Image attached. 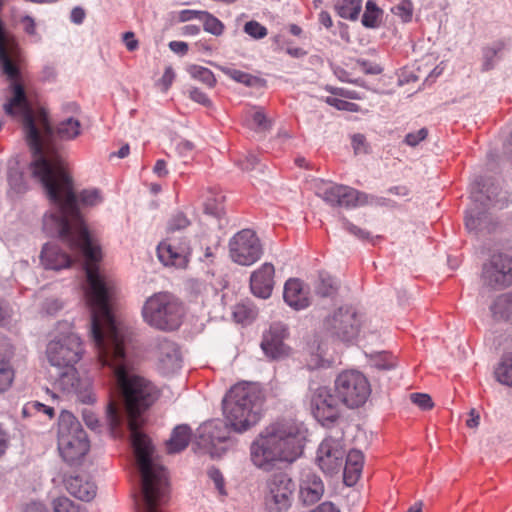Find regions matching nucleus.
I'll return each mask as SVG.
<instances>
[{"label":"nucleus","instance_id":"37","mask_svg":"<svg viewBox=\"0 0 512 512\" xmlns=\"http://www.w3.org/2000/svg\"><path fill=\"white\" fill-rule=\"evenodd\" d=\"M221 71L229 78L234 80L235 82L244 84L247 87H251L257 84L259 78L251 75L247 72L231 68V67H222Z\"/></svg>","mask_w":512,"mask_h":512},{"label":"nucleus","instance_id":"32","mask_svg":"<svg viewBox=\"0 0 512 512\" xmlns=\"http://www.w3.org/2000/svg\"><path fill=\"white\" fill-rule=\"evenodd\" d=\"M494 374L499 383L512 387V354H505L502 357Z\"/></svg>","mask_w":512,"mask_h":512},{"label":"nucleus","instance_id":"62","mask_svg":"<svg viewBox=\"0 0 512 512\" xmlns=\"http://www.w3.org/2000/svg\"><path fill=\"white\" fill-rule=\"evenodd\" d=\"M169 48L174 53H178V54L184 55L188 51V44L186 42H183V41H171L169 43Z\"/></svg>","mask_w":512,"mask_h":512},{"label":"nucleus","instance_id":"27","mask_svg":"<svg viewBox=\"0 0 512 512\" xmlns=\"http://www.w3.org/2000/svg\"><path fill=\"white\" fill-rule=\"evenodd\" d=\"M58 375L54 380V387L66 393H72L80 382L75 366L58 368Z\"/></svg>","mask_w":512,"mask_h":512},{"label":"nucleus","instance_id":"47","mask_svg":"<svg viewBox=\"0 0 512 512\" xmlns=\"http://www.w3.org/2000/svg\"><path fill=\"white\" fill-rule=\"evenodd\" d=\"M325 102L328 105L333 106V107H335L338 110L350 111V112H357V111H359V106L357 104L352 103V102H348L346 100L338 99V98H335V97H327L325 99Z\"/></svg>","mask_w":512,"mask_h":512},{"label":"nucleus","instance_id":"11","mask_svg":"<svg viewBox=\"0 0 512 512\" xmlns=\"http://www.w3.org/2000/svg\"><path fill=\"white\" fill-rule=\"evenodd\" d=\"M481 279L483 284L493 289H502L512 285V256L506 253H494L483 264Z\"/></svg>","mask_w":512,"mask_h":512},{"label":"nucleus","instance_id":"44","mask_svg":"<svg viewBox=\"0 0 512 512\" xmlns=\"http://www.w3.org/2000/svg\"><path fill=\"white\" fill-rule=\"evenodd\" d=\"M392 12L399 16L404 22H408L412 18L413 4L410 0H400V2L392 8Z\"/></svg>","mask_w":512,"mask_h":512},{"label":"nucleus","instance_id":"20","mask_svg":"<svg viewBox=\"0 0 512 512\" xmlns=\"http://www.w3.org/2000/svg\"><path fill=\"white\" fill-rule=\"evenodd\" d=\"M187 252L188 246L185 243L176 247L172 243L162 242L157 247L158 258L165 266H184Z\"/></svg>","mask_w":512,"mask_h":512},{"label":"nucleus","instance_id":"33","mask_svg":"<svg viewBox=\"0 0 512 512\" xmlns=\"http://www.w3.org/2000/svg\"><path fill=\"white\" fill-rule=\"evenodd\" d=\"M383 11L380 9L375 1L368 0L365 5V11L362 16V24L367 28H375L379 25L382 18Z\"/></svg>","mask_w":512,"mask_h":512},{"label":"nucleus","instance_id":"7","mask_svg":"<svg viewBox=\"0 0 512 512\" xmlns=\"http://www.w3.org/2000/svg\"><path fill=\"white\" fill-rule=\"evenodd\" d=\"M82 355L81 339L74 333L53 339L47 344L46 356L48 362L56 368L75 366Z\"/></svg>","mask_w":512,"mask_h":512},{"label":"nucleus","instance_id":"63","mask_svg":"<svg viewBox=\"0 0 512 512\" xmlns=\"http://www.w3.org/2000/svg\"><path fill=\"white\" fill-rule=\"evenodd\" d=\"M62 309V303L58 299H48L45 302V310L48 314H54Z\"/></svg>","mask_w":512,"mask_h":512},{"label":"nucleus","instance_id":"34","mask_svg":"<svg viewBox=\"0 0 512 512\" xmlns=\"http://www.w3.org/2000/svg\"><path fill=\"white\" fill-rule=\"evenodd\" d=\"M224 203V195L212 194L204 202V212L216 218H220L225 213Z\"/></svg>","mask_w":512,"mask_h":512},{"label":"nucleus","instance_id":"2","mask_svg":"<svg viewBox=\"0 0 512 512\" xmlns=\"http://www.w3.org/2000/svg\"><path fill=\"white\" fill-rule=\"evenodd\" d=\"M263 403L261 390L252 383L234 385L223 399V411L230 427L244 432L260 420Z\"/></svg>","mask_w":512,"mask_h":512},{"label":"nucleus","instance_id":"64","mask_svg":"<svg viewBox=\"0 0 512 512\" xmlns=\"http://www.w3.org/2000/svg\"><path fill=\"white\" fill-rule=\"evenodd\" d=\"M312 512H340L339 509L331 502H324L320 504Z\"/></svg>","mask_w":512,"mask_h":512},{"label":"nucleus","instance_id":"16","mask_svg":"<svg viewBox=\"0 0 512 512\" xmlns=\"http://www.w3.org/2000/svg\"><path fill=\"white\" fill-rule=\"evenodd\" d=\"M15 349L9 338L0 334V393L7 391L15 378L12 359Z\"/></svg>","mask_w":512,"mask_h":512},{"label":"nucleus","instance_id":"52","mask_svg":"<svg viewBox=\"0 0 512 512\" xmlns=\"http://www.w3.org/2000/svg\"><path fill=\"white\" fill-rule=\"evenodd\" d=\"M208 475L211 480L214 482L216 489L219 491L221 495H226L225 491V482L222 473L220 470L216 468H211L208 471Z\"/></svg>","mask_w":512,"mask_h":512},{"label":"nucleus","instance_id":"42","mask_svg":"<svg viewBox=\"0 0 512 512\" xmlns=\"http://www.w3.org/2000/svg\"><path fill=\"white\" fill-rule=\"evenodd\" d=\"M505 47V43L499 41L483 50V70L488 71L494 67V58Z\"/></svg>","mask_w":512,"mask_h":512},{"label":"nucleus","instance_id":"41","mask_svg":"<svg viewBox=\"0 0 512 512\" xmlns=\"http://www.w3.org/2000/svg\"><path fill=\"white\" fill-rule=\"evenodd\" d=\"M200 20L203 22V28L206 32L219 36L224 31V24L215 16L208 12H200Z\"/></svg>","mask_w":512,"mask_h":512},{"label":"nucleus","instance_id":"45","mask_svg":"<svg viewBox=\"0 0 512 512\" xmlns=\"http://www.w3.org/2000/svg\"><path fill=\"white\" fill-rule=\"evenodd\" d=\"M373 366L379 370H391L396 366V358L386 352L380 353L373 359Z\"/></svg>","mask_w":512,"mask_h":512},{"label":"nucleus","instance_id":"6","mask_svg":"<svg viewBox=\"0 0 512 512\" xmlns=\"http://www.w3.org/2000/svg\"><path fill=\"white\" fill-rule=\"evenodd\" d=\"M471 194L470 204L466 211L465 225L469 231H490V219L488 211L501 210L508 205V199L503 197L496 199L499 194Z\"/></svg>","mask_w":512,"mask_h":512},{"label":"nucleus","instance_id":"21","mask_svg":"<svg viewBox=\"0 0 512 512\" xmlns=\"http://www.w3.org/2000/svg\"><path fill=\"white\" fill-rule=\"evenodd\" d=\"M64 483L67 491L82 501H91L96 495V485L80 475H70Z\"/></svg>","mask_w":512,"mask_h":512},{"label":"nucleus","instance_id":"58","mask_svg":"<svg viewBox=\"0 0 512 512\" xmlns=\"http://www.w3.org/2000/svg\"><path fill=\"white\" fill-rule=\"evenodd\" d=\"M122 40L127 48L128 51L133 52L138 49L139 42L135 38V34L131 31L125 32L122 35Z\"/></svg>","mask_w":512,"mask_h":512},{"label":"nucleus","instance_id":"59","mask_svg":"<svg viewBox=\"0 0 512 512\" xmlns=\"http://www.w3.org/2000/svg\"><path fill=\"white\" fill-rule=\"evenodd\" d=\"M10 443V434L8 430L0 423V457L5 454Z\"/></svg>","mask_w":512,"mask_h":512},{"label":"nucleus","instance_id":"13","mask_svg":"<svg viewBox=\"0 0 512 512\" xmlns=\"http://www.w3.org/2000/svg\"><path fill=\"white\" fill-rule=\"evenodd\" d=\"M267 501L275 505L280 512L290 506V499L295 490V484L285 472H276L269 476L266 481Z\"/></svg>","mask_w":512,"mask_h":512},{"label":"nucleus","instance_id":"49","mask_svg":"<svg viewBox=\"0 0 512 512\" xmlns=\"http://www.w3.org/2000/svg\"><path fill=\"white\" fill-rule=\"evenodd\" d=\"M26 411H35L38 413H43L47 415L49 419H52L55 415V410L53 407L45 405L39 401H31L27 403L24 408V412Z\"/></svg>","mask_w":512,"mask_h":512},{"label":"nucleus","instance_id":"35","mask_svg":"<svg viewBox=\"0 0 512 512\" xmlns=\"http://www.w3.org/2000/svg\"><path fill=\"white\" fill-rule=\"evenodd\" d=\"M337 284L333 277L325 272L319 273V279L315 286V291L322 297H329L337 292Z\"/></svg>","mask_w":512,"mask_h":512},{"label":"nucleus","instance_id":"53","mask_svg":"<svg viewBox=\"0 0 512 512\" xmlns=\"http://www.w3.org/2000/svg\"><path fill=\"white\" fill-rule=\"evenodd\" d=\"M428 135V131L425 128H421L417 132L408 133L405 137V143L409 146H416Z\"/></svg>","mask_w":512,"mask_h":512},{"label":"nucleus","instance_id":"22","mask_svg":"<svg viewBox=\"0 0 512 512\" xmlns=\"http://www.w3.org/2000/svg\"><path fill=\"white\" fill-rule=\"evenodd\" d=\"M40 258L44 267L52 270L67 268L72 262L70 256L56 244H45Z\"/></svg>","mask_w":512,"mask_h":512},{"label":"nucleus","instance_id":"28","mask_svg":"<svg viewBox=\"0 0 512 512\" xmlns=\"http://www.w3.org/2000/svg\"><path fill=\"white\" fill-rule=\"evenodd\" d=\"M490 310L494 319L512 323V291L499 295Z\"/></svg>","mask_w":512,"mask_h":512},{"label":"nucleus","instance_id":"1","mask_svg":"<svg viewBox=\"0 0 512 512\" xmlns=\"http://www.w3.org/2000/svg\"><path fill=\"white\" fill-rule=\"evenodd\" d=\"M305 436L294 421H280L267 426L252 442V463L264 471L272 470L277 463L293 462L303 452Z\"/></svg>","mask_w":512,"mask_h":512},{"label":"nucleus","instance_id":"61","mask_svg":"<svg viewBox=\"0 0 512 512\" xmlns=\"http://www.w3.org/2000/svg\"><path fill=\"white\" fill-rule=\"evenodd\" d=\"M315 188L322 190L323 192L329 193V192H335V190L338 188L334 183L330 181L325 180H315Z\"/></svg>","mask_w":512,"mask_h":512},{"label":"nucleus","instance_id":"19","mask_svg":"<svg viewBox=\"0 0 512 512\" xmlns=\"http://www.w3.org/2000/svg\"><path fill=\"white\" fill-rule=\"evenodd\" d=\"M283 298L295 310L304 309L310 304L307 292L304 291L303 283L297 278H290L286 281Z\"/></svg>","mask_w":512,"mask_h":512},{"label":"nucleus","instance_id":"38","mask_svg":"<svg viewBox=\"0 0 512 512\" xmlns=\"http://www.w3.org/2000/svg\"><path fill=\"white\" fill-rule=\"evenodd\" d=\"M80 134V123L78 120L69 118L61 122L57 127V136L63 140H71Z\"/></svg>","mask_w":512,"mask_h":512},{"label":"nucleus","instance_id":"5","mask_svg":"<svg viewBox=\"0 0 512 512\" xmlns=\"http://www.w3.org/2000/svg\"><path fill=\"white\" fill-rule=\"evenodd\" d=\"M336 397L347 408L354 409L364 405L371 394L368 379L359 371L341 372L334 382Z\"/></svg>","mask_w":512,"mask_h":512},{"label":"nucleus","instance_id":"40","mask_svg":"<svg viewBox=\"0 0 512 512\" xmlns=\"http://www.w3.org/2000/svg\"><path fill=\"white\" fill-rule=\"evenodd\" d=\"M246 117L252 121V125L255 129L264 131L270 128V121L267 119L262 108H249L246 111Z\"/></svg>","mask_w":512,"mask_h":512},{"label":"nucleus","instance_id":"60","mask_svg":"<svg viewBox=\"0 0 512 512\" xmlns=\"http://www.w3.org/2000/svg\"><path fill=\"white\" fill-rule=\"evenodd\" d=\"M84 423L92 430H96L100 427L99 420L96 415L89 411L84 410L82 413Z\"/></svg>","mask_w":512,"mask_h":512},{"label":"nucleus","instance_id":"50","mask_svg":"<svg viewBox=\"0 0 512 512\" xmlns=\"http://www.w3.org/2000/svg\"><path fill=\"white\" fill-rule=\"evenodd\" d=\"M410 399L412 403H414L423 410H429L433 407L432 399L428 394L412 393L410 395Z\"/></svg>","mask_w":512,"mask_h":512},{"label":"nucleus","instance_id":"26","mask_svg":"<svg viewBox=\"0 0 512 512\" xmlns=\"http://www.w3.org/2000/svg\"><path fill=\"white\" fill-rule=\"evenodd\" d=\"M190 439L191 429L188 425L176 426L172 431L170 439L166 442L167 452L175 454L183 451L188 446Z\"/></svg>","mask_w":512,"mask_h":512},{"label":"nucleus","instance_id":"12","mask_svg":"<svg viewBox=\"0 0 512 512\" xmlns=\"http://www.w3.org/2000/svg\"><path fill=\"white\" fill-rule=\"evenodd\" d=\"M339 400L327 387H319L311 398L313 416L323 426L332 424L340 417Z\"/></svg>","mask_w":512,"mask_h":512},{"label":"nucleus","instance_id":"30","mask_svg":"<svg viewBox=\"0 0 512 512\" xmlns=\"http://www.w3.org/2000/svg\"><path fill=\"white\" fill-rule=\"evenodd\" d=\"M257 316L258 309L250 301H242L234 306L233 318L237 323L250 324Z\"/></svg>","mask_w":512,"mask_h":512},{"label":"nucleus","instance_id":"51","mask_svg":"<svg viewBox=\"0 0 512 512\" xmlns=\"http://www.w3.org/2000/svg\"><path fill=\"white\" fill-rule=\"evenodd\" d=\"M189 97L194 102L199 103V104H201V105H203L205 107H211L212 106V101L207 96V94L204 93L203 91H201L197 87H192L189 90Z\"/></svg>","mask_w":512,"mask_h":512},{"label":"nucleus","instance_id":"48","mask_svg":"<svg viewBox=\"0 0 512 512\" xmlns=\"http://www.w3.org/2000/svg\"><path fill=\"white\" fill-rule=\"evenodd\" d=\"M189 224L187 217L182 212H178L169 220L167 229L169 232H175L187 228Z\"/></svg>","mask_w":512,"mask_h":512},{"label":"nucleus","instance_id":"17","mask_svg":"<svg viewBox=\"0 0 512 512\" xmlns=\"http://www.w3.org/2000/svg\"><path fill=\"white\" fill-rule=\"evenodd\" d=\"M324 494V484L320 476L312 471H305L300 481V499L306 505L318 502Z\"/></svg>","mask_w":512,"mask_h":512},{"label":"nucleus","instance_id":"3","mask_svg":"<svg viewBox=\"0 0 512 512\" xmlns=\"http://www.w3.org/2000/svg\"><path fill=\"white\" fill-rule=\"evenodd\" d=\"M141 313L150 327L170 332L180 327L185 309L181 300L172 293L157 292L146 299Z\"/></svg>","mask_w":512,"mask_h":512},{"label":"nucleus","instance_id":"29","mask_svg":"<svg viewBox=\"0 0 512 512\" xmlns=\"http://www.w3.org/2000/svg\"><path fill=\"white\" fill-rule=\"evenodd\" d=\"M106 420L114 437L122 435L124 413L119 404L113 399L107 405Z\"/></svg>","mask_w":512,"mask_h":512},{"label":"nucleus","instance_id":"8","mask_svg":"<svg viewBox=\"0 0 512 512\" xmlns=\"http://www.w3.org/2000/svg\"><path fill=\"white\" fill-rule=\"evenodd\" d=\"M229 254L239 265L250 266L257 262L263 254V247L256 232L248 228L237 232L229 241Z\"/></svg>","mask_w":512,"mask_h":512},{"label":"nucleus","instance_id":"46","mask_svg":"<svg viewBox=\"0 0 512 512\" xmlns=\"http://www.w3.org/2000/svg\"><path fill=\"white\" fill-rule=\"evenodd\" d=\"M244 32L255 39H262L268 34L267 28L254 20L245 23Z\"/></svg>","mask_w":512,"mask_h":512},{"label":"nucleus","instance_id":"24","mask_svg":"<svg viewBox=\"0 0 512 512\" xmlns=\"http://www.w3.org/2000/svg\"><path fill=\"white\" fill-rule=\"evenodd\" d=\"M159 360L164 368L174 371L180 368L181 355L177 344L168 339H162L158 343Z\"/></svg>","mask_w":512,"mask_h":512},{"label":"nucleus","instance_id":"18","mask_svg":"<svg viewBox=\"0 0 512 512\" xmlns=\"http://www.w3.org/2000/svg\"><path fill=\"white\" fill-rule=\"evenodd\" d=\"M199 438L204 445L215 446L229 438L228 423L220 419H213L203 423L198 429Z\"/></svg>","mask_w":512,"mask_h":512},{"label":"nucleus","instance_id":"10","mask_svg":"<svg viewBox=\"0 0 512 512\" xmlns=\"http://www.w3.org/2000/svg\"><path fill=\"white\" fill-rule=\"evenodd\" d=\"M345 455L343 433L328 435L317 449L316 463L325 474L334 475L342 469Z\"/></svg>","mask_w":512,"mask_h":512},{"label":"nucleus","instance_id":"36","mask_svg":"<svg viewBox=\"0 0 512 512\" xmlns=\"http://www.w3.org/2000/svg\"><path fill=\"white\" fill-rule=\"evenodd\" d=\"M188 72L193 79L202 82L208 88H213L216 85V78L213 72L206 67L192 65L188 68Z\"/></svg>","mask_w":512,"mask_h":512},{"label":"nucleus","instance_id":"39","mask_svg":"<svg viewBox=\"0 0 512 512\" xmlns=\"http://www.w3.org/2000/svg\"><path fill=\"white\" fill-rule=\"evenodd\" d=\"M73 392L77 395L78 400L84 404L96 402V395L88 379L80 380Z\"/></svg>","mask_w":512,"mask_h":512},{"label":"nucleus","instance_id":"54","mask_svg":"<svg viewBox=\"0 0 512 512\" xmlns=\"http://www.w3.org/2000/svg\"><path fill=\"white\" fill-rule=\"evenodd\" d=\"M343 225H344V228L351 234H353L354 236H356L357 238L361 239V240H366V239H369V236H370V233L357 227L356 225L352 224L351 222H349L348 220H344L343 222Z\"/></svg>","mask_w":512,"mask_h":512},{"label":"nucleus","instance_id":"14","mask_svg":"<svg viewBox=\"0 0 512 512\" xmlns=\"http://www.w3.org/2000/svg\"><path fill=\"white\" fill-rule=\"evenodd\" d=\"M288 337L287 326L281 322H275L264 332L261 348L265 355L273 360L286 357L290 348L284 343Z\"/></svg>","mask_w":512,"mask_h":512},{"label":"nucleus","instance_id":"25","mask_svg":"<svg viewBox=\"0 0 512 512\" xmlns=\"http://www.w3.org/2000/svg\"><path fill=\"white\" fill-rule=\"evenodd\" d=\"M323 200L332 207L345 209H351L369 203L367 194H323Z\"/></svg>","mask_w":512,"mask_h":512},{"label":"nucleus","instance_id":"56","mask_svg":"<svg viewBox=\"0 0 512 512\" xmlns=\"http://www.w3.org/2000/svg\"><path fill=\"white\" fill-rule=\"evenodd\" d=\"M326 90L333 95L341 96V97L348 98V99H359V97L355 91L348 90L345 88L327 86Z\"/></svg>","mask_w":512,"mask_h":512},{"label":"nucleus","instance_id":"23","mask_svg":"<svg viewBox=\"0 0 512 512\" xmlns=\"http://www.w3.org/2000/svg\"><path fill=\"white\" fill-rule=\"evenodd\" d=\"M364 464V456L359 450H351L345 455L343 465V479L347 486L356 483L361 475Z\"/></svg>","mask_w":512,"mask_h":512},{"label":"nucleus","instance_id":"57","mask_svg":"<svg viewBox=\"0 0 512 512\" xmlns=\"http://www.w3.org/2000/svg\"><path fill=\"white\" fill-rule=\"evenodd\" d=\"M19 23L21 24L23 30L30 34V35H34L36 33V23H35V20L29 16V15H25V16H22L19 20Z\"/></svg>","mask_w":512,"mask_h":512},{"label":"nucleus","instance_id":"55","mask_svg":"<svg viewBox=\"0 0 512 512\" xmlns=\"http://www.w3.org/2000/svg\"><path fill=\"white\" fill-rule=\"evenodd\" d=\"M175 79V73L171 66L165 68V71L159 80V84L162 86L163 91H167L172 85Z\"/></svg>","mask_w":512,"mask_h":512},{"label":"nucleus","instance_id":"31","mask_svg":"<svg viewBox=\"0 0 512 512\" xmlns=\"http://www.w3.org/2000/svg\"><path fill=\"white\" fill-rule=\"evenodd\" d=\"M335 9L341 18L356 20L362 9V0H338Z\"/></svg>","mask_w":512,"mask_h":512},{"label":"nucleus","instance_id":"15","mask_svg":"<svg viewBox=\"0 0 512 512\" xmlns=\"http://www.w3.org/2000/svg\"><path fill=\"white\" fill-rule=\"evenodd\" d=\"M275 268L272 263L266 262L255 270L250 276V290L258 298L267 299L274 288Z\"/></svg>","mask_w":512,"mask_h":512},{"label":"nucleus","instance_id":"9","mask_svg":"<svg viewBox=\"0 0 512 512\" xmlns=\"http://www.w3.org/2000/svg\"><path fill=\"white\" fill-rule=\"evenodd\" d=\"M324 330L332 338L351 342L360 330V320L352 308H339L324 320Z\"/></svg>","mask_w":512,"mask_h":512},{"label":"nucleus","instance_id":"4","mask_svg":"<svg viewBox=\"0 0 512 512\" xmlns=\"http://www.w3.org/2000/svg\"><path fill=\"white\" fill-rule=\"evenodd\" d=\"M58 449L68 463L82 459L89 451V441L74 415L63 410L58 420Z\"/></svg>","mask_w":512,"mask_h":512},{"label":"nucleus","instance_id":"43","mask_svg":"<svg viewBox=\"0 0 512 512\" xmlns=\"http://www.w3.org/2000/svg\"><path fill=\"white\" fill-rule=\"evenodd\" d=\"M54 512H86V509L67 497H58L53 501Z\"/></svg>","mask_w":512,"mask_h":512}]
</instances>
